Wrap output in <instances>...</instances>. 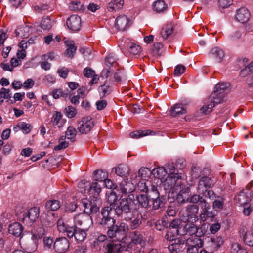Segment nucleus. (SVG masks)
Here are the masks:
<instances>
[{
	"label": "nucleus",
	"instance_id": "obj_1",
	"mask_svg": "<svg viewBox=\"0 0 253 253\" xmlns=\"http://www.w3.org/2000/svg\"><path fill=\"white\" fill-rule=\"evenodd\" d=\"M83 206L84 208V213L76 214L74 218V222L76 227L79 226L85 230H88L92 224V219H94L97 225L103 229L108 230L107 227H105L98 223L96 217H100L99 209L102 204V201L97 197L90 196L89 198H84L82 200Z\"/></svg>",
	"mask_w": 253,
	"mask_h": 253
},
{
	"label": "nucleus",
	"instance_id": "obj_2",
	"mask_svg": "<svg viewBox=\"0 0 253 253\" xmlns=\"http://www.w3.org/2000/svg\"><path fill=\"white\" fill-rule=\"evenodd\" d=\"M125 218L126 221H129L128 224L121 222L119 225L114 223L110 226H107V235L109 238L121 241L125 237L126 234L129 229H136L142 224V216L138 211H133L130 216L128 215Z\"/></svg>",
	"mask_w": 253,
	"mask_h": 253
},
{
	"label": "nucleus",
	"instance_id": "obj_3",
	"mask_svg": "<svg viewBox=\"0 0 253 253\" xmlns=\"http://www.w3.org/2000/svg\"><path fill=\"white\" fill-rule=\"evenodd\" d=\"M107 201L110 206H105L101 209L100 212V217H97L95 215H94L98 223H101L100 224L105 227L116 223V219L111 217V213L117 204L118 196L115 192H111L107 195Z\"/></svg>",
	"mask_w": 253,
	"mask_h": 253
},
{
	"label": "nucleus",
	"instance_id": "obj_4",
	"mask_svg": "<svg viewBox=\"0 0 253 253\" xmlns=\"http://www.w3.org/2000/svg\"><path fill=\"white\" fill-rule=\"evenodd\" d=\"M191 201L192 203L198 204L200 206L201 211L199 217L201 221H205L208 218H214L217 215V212L214 210H211L210 204L200 195L194 194Z\"/></svg>",
	"mask_w": 253,
	"mask_h": 253
},
{
	"label": "nucleus",
	"instance_id": "obj_5",
	"mask_svg": "<svg viewBox=\"0 0 253 253\" xmlns=\"http://www.w3.org/2000/svg\"><path fill=\"white\" fill-rule=\"evenodd\" d=\"M134 196L129 194L127 198H120L119 203L113 208L116 215L119 217H126L131 212L132 206Z\"/></svg>",
	"mask_w": 253,
	"mask_h": 253
},
{
	"label": "nucleus",
	"instance_id": "obj_6",
	"mask_svg": "<svg viewBox=\"0 0 253 253\" xmlns=\"http://www.w3.org/2000/svg\"><path fill=\"white\" fill-rule=\"evenodd\" d=\"M184 175L181 173H170L169 174L165 180L163 182L164 188L166 190H178V187L182 185V180Z\"/></svg>",
	"mask_w": 253,
	"mask_h": 253
},
{
	"label": "nucleus",
	"instance_id": "obj_7",
	"mask_svg": "<svg viewBox=\"0 0 253 253\" xmlns=\"http://www.w3.org/2000/svg\"><path fill=\"white\" fill-rule=\"evenodd\" d=\"M183 226L182 219H173L169 223V228L165 235V238L167 240H173L176 235H184L185 232L182 231Z\"/></svg>",
	"mask_w": 253,
	"mask_h": 253
},
{
	"label": "nucleus",
	"instance_id": "obj_8",
	"mask_svg": "<svg viewBox=\"0 0 253 253\" xmlns=\"http://www.w3.org/2000/svg\"><path fill=\"white\" fill-rule=\"evenodd\" d=\"M225 94H219L213 91L209 98V103L204 105L200 110L204 114H208L212 111V108L216 104L221 103L223 101Z\"/></svg>",
	"mask_w": 253,
	"mask_h": 253
},
{
	"label": "nucleus",
	"instance_id": "obj_9",
	"mask_svg": "<svg viewBox=\"0 0 253 253\" xmlns=\"http://www.w3.org/2000/svg\"><path fill=\"white\" fill-rule=\"evenodd\" d=\"M185 246L187 253H198L199 249L203 246V241L200 238L191 237L186 240Z\"/></svg>",
	"mask_w": 253,
	"mask_h": 253
},
{
	"label": "nucleus",
	"instance_id": "obj_10",
	"mask_svg": "<svg viewBox=\"0 0 253 253\" xmlns=\"http://www.w3.org/2000/svg\"><path fill=\"white\" fill-rule=\"evenodd\" d=\"M196 204L189 205L186 209V215H183L182 220L188 222H196L199 218L197 215L199 211V207Z\"/></svg>",
	"mask_w": 253,
	"mask_h": 253
},
{
	"label": "nucleus",
	"instance_id": "obj_11",
	"mask_svg": "<svg viewBox=\"0 0 253 253\" xmlns=\"http://www.w3.org/2000/svg\"><path fill=\"white\" fill-rule=\"evenodd\" d=\"M94 126V121L92 118L88 116L84 117L79 122L78 129L82 134H87L89 132Z\"/></svg>",
	"mask_w": 253,
	"mask_h": 253
},
{
	"label": "nucleus",
	"instance_id": "obj_12",
	"mask_svg": "<svg viewBox=\"0 0 253 253\" xmlns=\"http://www.w3.org/2000/svg\"><path fill=\"white\" fill-rule=\"evenodd\" d=\"M69 247V241L65 237L57 238L54 242L53 249L57 253H65Z\"/></svg>",
	"mask_w": 253,
	"mask_h": 253
},
{
	"label": "nucleus",
	"instance_id": "obj_13",
	"mask_svg": "<svg viewBox=\"0 0 253 253\" xmlns=\"http://www.w3.org/2000/svg\"><path fill=\"white\" fill-rule=\"evenodd\" d=\"M39 216V209L36 207L31 208L23 214V221L28 226L31 225Z\"/></svg>",
	"mask_w": 253,
	"mask_h": 253
},
{
	"label": "nucleus",
	"instance_id": "obj_14",
	"mask_svg": "<svg viewBox=\"0 0 253 253\" xmlns=\"http://www.w3.org/2000/svg\"><path fill=\"white\" fill-rule=\"evenodd\" d=\"M214 184L213 180L208 176L201 177L198 182L197 190L198 193H204L206 190L212 188Z\"/></svg>",
	"mask_w": 253,
	"mask_h": 253
},
{
	"label": "nucleus",
	"instance_id": "obj_15",
	"mask_svg": "<svg viewBox=\"0 0 253 253\" xmlns=\"http://www.w3.org/2000/svg\"><path fill=\"white\" fill-rule=\"evenodd\" d=\"M173 242L169 245L168 249L170 253H179L184 249L185 241L181 238H175L173 240H170Z\"/></svg>",
	"mask_w": 253,
	"mask_h": 253
},
{
	"label": "nucleus",
	"instance_id": "obj_16",
	"mask_svg": "<svg viewBox=\"0 0 253 253\" xmlns=\"http://www.w3.org/2000/svg\"><path fill=\"white\" fill-rule=\"evenodd\" d=\"M114 83L112 81L106 80L104 84L99 86L98 88L100 98H103L110 94L113 91Z\"/></svg>",
	"mask_w": 253,
	"mask_h": 253
},
{
	"label": "nucleus",
	"instance_id": "obj_17",
	"mask_svg": "<svg viewBox=\"0 0 253 253\" xmlns=\"http://www.w3.org/2000/svg\"><path fill=\"white\" fill-rule=\"evenodd\" d=\"M66 23L70 30L78 31L81 27V19L80 16L72 15L67 19Z\"/></svg>",
	"mask_w": 253,
	"mask_h": 253
},
{
	"label": "nucleus",
	"instance_id": "obj_18",
	"mask_svg": "<svg viewBox=\"0 0 253 253\" xmlns=\"http://www.w3.org/2000/svg\"><path fill=\"white\" fill-rule=\"evenodd\" d=\"M120 192L124 195L130 194L135 189V185L128 179H124L119 184Z\"/></svg>",
	"mask_w": 253,
	"mask_h": 253
},
{
	"label": "nucleus",
	"instance_id": "obj_19",
	"mask_svg": "<svg viewBox=\"0 0 253 253\" xmlns=\"http://www.w3.org/2000/svg\"><path fill=\"white\" fill-rule=\"evenodd\" d=\"M131 23L124 15L118 16L115 21L116 27L120 31H124L130 27Z\"/></svg>",
	"mask_w": 253,
	"mask_h": 253
},
{
	"label": "nucleus",
	"instance_id": "obj_20",
	"mask_svg": "<svg viewBox=\"0 0 253 253\" xmlns=\"http://www.w3.org/2000/svg\"><path fill=\"white\" fill-rule=\"evenodd\" d=\"M47 232V229L42 226H35L32 230V239L36 243L39 239H41Z\"/></svg>",
	"mask_w": 253,
	"mask_h": 253
},
{
	"label": "nucleus",
	"instance_id": "obj_21",
	"mask_svg": "<svg viewBox=\"0 0 253 253\" xmlns=\"http://www.w3.org/2000/svg\"><path fill=\"white\" fill-rule=\"evenodd\" d=\"M250 16V12L247 8L241 7L237 10L235 17L237 21L244 23L249 20Z\"/></svg>",
	"mask_w": 253,
	"mask_h": 253
},
{
	"label": "nucleus",
	"instance_id": "obj_22",
	"mask_svg": "<svg viewBox=\"0 0 253 253\" xmlns=\"http://www.w3.org/2000/svg\"><path fill=\"white\" fill-rule=\"evenodd\" d=\"M104 253H121V243H115L114 242L107 243L104 246Z\"/></svg>",
	"mask_w": 253,
	"mask_h": 253
},
{
	"label": "nucleus",
	"instance_id": "obj_23",
	"mask_svg": "<svg viewBox=\"0 0 253 253\" xmlns=\"http://www.w3.org/2000/svg\"><path fill=\"white\" fill-rule=\"evenodd\" d=\"M23 227L18 222H14L9 225L8 232L14 236L20 237L23 231Z\"/></svg>",
	"mask_w": 253,
	"mask_h": 253
},
{
	"label": "nucleus",
	"instance_id": "obj_24",
	"mask_svg": "<svg viewBox=\"0 0 253 253\" xmlns=\"http://www.w3.org/2000/svg\"><path fill=\"white\" fill-rule=\"evenodd\" d=\"M209 55L217 63L221 62L225 55L223 51L218 47L212 48L210 51Z\"/></svg>",
	"mask_w": 253,
	"mask_h": 253
},
{
	"label": "nucleus",
	"instance_id": "obj_25",
	"mask_svg": "<svg viewBox=\"0 0 253 253\" xmlns=\"http://www.w3.org/2000/svg\"><path fill=\"white\" fill-rule=\"evenodd\" d=\"M136 201L139 206L141 208L149 209L151 208V204H150L151 201L148 199L146 195L144 193H142L137 195L136 197Z\"/></svg>",
	"mask_w": 253,
	"mask_h": 253
},
{
	"label": "nucleus",
	"instance_id": "obj_26",
	"mask_svg": "<svg viewBox=\"0 0 253 253\" xmlns=\"http://www.w3.org/2000/svg\"><path fill=\"white\" fill-rule=\"evenodd\" d=\"M240 232L243 236V240L245 244L249 246H253V232L252 231H246V228L242 227Z\"/></svg>",
	"mask_w": 253,
	"mask_h": 253
},
{
	"label": "nucleus",
	"instance_id": "obj_27",
	"mask_svg": "<svg viewBox=\"0 0 253 253\" xmlns=\"http://www.w3.org/2000/svg\"><path fill=\"white\" fill-rule=\"evenodd\" d=\"M115 173L120 177H127L129 174V169L126 164H120L113 169Z\"/></svg>",
	"mask_w": 253,
	"mask_h": 253
},
{
	"label": "nucleus",
	"instance_id": "obj_28",
	"mask_svg": "<svg viewBox=\"0 0 253 253\" xmlns=\"http://www.w3.org/2000/svg\"><path fill=\"white\" fill-rule=\"evenodd\" d=\"M88 230H85L84 229L81 228L76 227L73 238L74 237L75 239L78 242L84 241L86 238V232Z\"/></svg>",
	"mask_w": 253,
	"mask_h": 253
},
{
	"label": "nucleus",
	"instance_id": "obj_29",
	"mask_svg": "<svg viewBox=\"0 0 253 253\" xmlns=\"http://www.w3.org/2000/svg\"><path fill=\"white\" fill-rule=\"evenodd\" d=\"M129 237L131 239V242L135 244H141L144 242L143 236L139 231H133L129 232Z\"/></svg>",
	"mask_w": 253,
	"mask_h": 253
},
{
	"label": "nucleus",
	"instance_id": "obj_30",
	"mask_svg": "<svg viewBox=\"0 0 253 253\" xmlns=\"http://www.w3.org/2000/svg\"><path fill=\"white\" fill-rule=\"evenodd\" d=\"M145 194L148 199L150 201L156 199L160 196V193L157 188V186L154 185H151L148 189L146 191Z\"/></svg>",
	"mask_w": 253,
	"mask_h": 253
},
{
	"label": "nucleus",
	"instance_id": "obj_31",
	"mask_svg": "<svg viewBox=\"0 0 253 253\" xmlns=\"http://www.w3.org/2000/svg\"><path fill=\"white\" fill-rule=\"evenodd\" d=\"M87 187H88V193L89 194H93V196L97 197L101 190V187L100 184L97 182H93L91 184L89 183L87 184ZM99 198V197L97 196ZM101 200V199L99 198Z\"/></svg>",
	"mask_w": 253,
	"mask_h": 253
},
{
	"label": "nucleus",
	"instance_id": "obj_32",
	"mask_svg": "<svg viewBox=\"0 0 253 253\" xmlns=\"http://www.w3.org/2000/svg\"><path fill=\"white\" fill-rule=\"evenodd\" d=\"M93 175V179L99 182H103L108 176L107 172L102 169L95 170Z\"/></svg>",
	"mask_w": 253,
	"mask_h": 253
},
{
	"label": "nucleus",
	"instance_id": "obj_33",
	"mask_svg": "<svg viewBox=\"0 0 253 253\" xmlns=\"http://www.w3.org/2000/svg\"><path fill=\"white\" fill-rule=\"evenodd\" d=\"M171 115L175 117L180 115L184 114L186 113V108L183 107L182 104H175L170 110Z\"/></svg>",
	"mask_w": 253,
	"mask_h": 253
},
{
	"label": "nucleus",
	"instance_id": "obj_34",
	"mask_svg": "<svg viewBox=\"0 0 253 253\" xmlns=\"http://www.w3.org/2000/svg\"><path fill=\"white\" fill-rule=\"evenodd\" d=\"M56 222L57 221L53 215H46L42 220V225L47 229L48 227L54 226Z\"/></svg>",
	"mask_w": 253,
	"mask_h": 253
},
{
	"label": "nucleus",
	"instance_id": "obj_35",
	"mask_svg": "<svg viewBox=\"0 0 253 253\" xmlns=\"http://www.w3.org/2000/svg\"><path fill=\"white\" fill-rule=\"evenodd\" d=\"M124 3V0H113L108 3L107 9L110 12L114 10L119 9L122 7Z\"/></svg>",
	"mask_w": 253,
	"mask_h": 253
},
{
	"label": "nucleus",
	"instance_id": "obj_36",
	"mask_svg": "<svg viewBox=\"0 0 253 253\" xmlns=\"http://www.w3.org/2000/svg\"><path fill=\"white\" fill-rule=\"evenodd\" d=\"M54 23V20H51L49 17H44L41 21L40 26L43 30H50Z\"/></svg>",
	"mask_w": 253,
	"mask_h": 253
},
{
	"label": "nucleus",
	"instance_id": "obj_37",
	"mask_svg": "<svg viewBox=\"0 0 253 253\" xmlns=\"http://www.w3.org/2000/svg\"><path fill=\"white\" fill-rule=\"evenodd\" d=\"M153 8L157 12H161L167 9V5L163 0H158L153 3Z\"/></svg>",
	"mask_w": 253,
	"mask_h": 253
},
{
	"label": "nucleus",
	"instance_id": "obj_38",
	"mask_svg": "<svg viewBox=\"0 0 253 253\" xmlns=\"http://www.w3.org/2000/svg\"><path fill=\"white\" fill-rule=\"evenodd\" d=\"M46 208L48 211H56L60 207V202L56 200H49L46 202Z\"/></svg>",
	"mask_w": 253,
	"mask_h": 253
},
{
	"label": "nucleus",
	"instance_id": "obj_39",
	"mask_svg": "<svg viewBox=\"0 0 253 253\" xmlns=\"http://www.w3.org/2000/svg\"><path fill=\"white\" fill-rule=\"evenodd\" d=\"M165 199L163 196H159V198H156L151 201L152 204V209L156 210L163 208L165 205Z\"/></svg>",
	"mask_w": 253,
	"mask_h": 253
},
{
	"label": "nucleus",
	"instance_id": "obj_40",
	"mask_svg": "<svg viewBox=\"0 0 253 253\" xmlns=\"http://www.w3.org/2000/svg\"><path fill=\"white\" fill-rule=\"evenodd\" d=\"M152 171L147 168H141L138 171V176L142 180H146L149 178Z\"/></svg>",
	"mask_w": 253,
	"mask_h": 253
},
{
	"label": "nucleus",
	"instance_id": "obj_41",
	"mask_svg": "<svg viewBox=\"0 0 253 253\" xmlns=\"http://www.w3.org/2000/svg\"><path fill=\"white\" fill-rule=\"evenodd\" d=\"M229 84L228 83H221L216 85L214 91L219 94H225L226 91H229Z\"/></svg>",
	"mask_w": 253,
	"mask_h": 253
},
{
	"label": "nucleus",
	"instance_id": "obj_42",
	"mask_svg": "<svg viewBox=\"0 0 253 253\" xmlns=\"http://www.w3.org/2000/svg\"><path fill=\"white\" fill-rule=\"evenodd\" d=\"M173 28L171 25H167L163 27L161 32V35L164 40H166L172 33Z\"/></svg>",
	"mask_w": 253,
	"mask_h": 253
},
{
	"label": "nucleus",
	"instance_id": "obj_43",
	"mask_svg": "<svg viewBox=\"0 0 253 253\" xmlns=\"http://www.w3.org/2000/svg\"><path fill=\"white\" fill-rule=\"evenodd\" d=\"M70 91L67 89L63 90L61 89H54L52 92V96L54 99H58L60 97H67L69 95Z\"/></svg>",
	"mask_w": 253,
	"mask_h": 253
},
{
	"label": "nucleus",
	"instance_id": "obj_44",
	"mask_svg": "<svg viewBox=\"0 0 253 253\" xmlns=\"http://www.w3.org/2000/svg\"><path fill=\"white\" fill-rule=\"evenodd\" d=\"M195 222H189L187 223L185 226H183V230L182 231L185 232V234H189L190 235H195L197 228V225L194 224Z\"/></svg>",
	"mask_w": 253,
	"mask_h": 253
},
{
	"label": "nucleus",
	"instance_id": "obj_45",
	"mask_svg": "<svg viewBox=\"0 0 253 253\" xmlns=\"http://www.w3.org/2000/svg\"><path fill=\"white\" fill-rule=\"evenodd\" d=\"M219 199H214L212 202V208L213 209L216 211L221 210L223 209L224 206V200L222 197L217 196Z\"/></svg>",
	"mask_w": 253,
	"mask_h": 253
},
{
	"label": "nucleus",
	"instance_id": "obj_46",
	"mask_svg": "<svg viewBox=\"0 0 253 253\" xmlns=\"http://www.w3.org/2000/svg\"><path fill=\"white\" fill-rule=\"evenodd\" d=\"M208 225L203 223L200 226H197V228L195 236L194 237L200 238L204 236L207 232Z\"/></svg>",
	"mask_w": 253,
	"mask_h": 253
},
{
	"label": "nucleus",
	"instance_id": "obj_47",
	"mask_svg": "<svg viewBox=\"0 0 253 253\" xmlns=\"http://www.w3.org/2000/svg\"><path fill=\"white\" fill-rule=\"evenodd\" d=\"M208 225L203 223L200 226H197V228L195 236L194 237L200 238L204 236L207 232Z\"/></svg>",
	"mask_w": 253,
	"mask_h": 253
},
{
	"label": "nucleus",
	"instance_id": "obj_48",
	"mask_svg": "<svg viewBox=\"0 0 253 253\" xmlns=\"http://www.w3.org/2000/svg\"><path fill=\"white\" fill-rule=\"evenodd\" d=\"M77 131L75 128L73 126H69L67 130L65 132L66 137L67 139L71 140L72 141H75V138L77 135Z\"/></svg>",
	"mask_w": 253,
	"mask_h": 253
},
{
	"label": "nucleus",
	"instance_id": "obj_49",
	"mask_svg": "<svg viewBox=\"0 0 253 253\" xmlns=\"http://www.w3.org/2000/svg\"><path fill=\"white\" fill-rule=\"evenodd\" d=\"M76 226L74 224H69L67 227L63 230L61 233H64L65 235L67 236L69 238L71 239L73 238V235L74 234V231Z\"/></svg>",
	"mask_w": 253,
	"mask_h": 253
},
{
	"label": "nucleus",
	"instance_id": "obj_50",
	"mask_svg": "<svg viewBox=\"0 0 253 253\" xmlns=\"http://www.w3.org/2000/svg\"><path fill=\"white\" fill-rule=\"evenodd\" d=\"M211 246L213 248H218L223 243L221 237H213L210 239Z\"/></svg>",
	"mask_w": 253,
	"mask_h": 253
},
{
	"label": "nucleus",
	"instance_id": "obj_51",
	"mask_svg": "<svg viewBox=\"0 0 253 253\" xmlns=\"http://www.w3.org/2000/svg\"><path fill=\"white\" fill-rule=\"evenodd\" d=\"M194 196V194L191 196H188L187 194H185L184 195H182L180 193H178L177 194L176 200L179 203H185L186 202L191 203V199Z\"/></svg>",
	"mask_w": 253,
	"mask_h": 253
},
{
	"label": "nucleus",
	"instance_id": "obj_52",
	"mask_svg": "<svg viewBox=\"0 0 253 253\" xmlns=\"http://www.w3.org/2000/svg\"><path fill=\"white\" fill-rule=\"evenodd\" d=\"M121 245V252L123 251H127L133 253V249H134L135 244L132 242L129 243L122 242Z\"/></svg>",
	"mask_w": 253,
	"mask_h": 253
},
{
	"label": "nucleus",
	"instance_id": "obj_53",
	"mask_svg": "<svg viewBox=\"0 0 253 253\" xmlns=\"http://www.w3.org/2000/svg\"><path fill=\"white\" fill-rule=\"evenodd\" d=\"M57 226L59 232L63 231V230L70 224L68 221L65 218L61 217L56 222Z\"/></svg>",
	"mask_w": 253,
	"mask_h": 253
},
{
	"label": "nucleus",
	"instance_id": "obj_54",
	"mask_svg": "<svg viewBox=\"0 0 253 253\" xmlns=\"http://www.w3.org/2000/svg\"><path fill=\"white\" fill-rule=\"evenodd\" d=\"M53 238L51 237H44L43 239V248L45 250L53 249L54 244Z\"/></svg>",
	"mask_w": 253,
	"mask_h": 253
},
{
	"label": "nucleus",
	"instance_id": "obj_55",
	"mask_svg": "<svg viewBox=\"0 0 253 253\" xmlns=\"http://www.w3.org/2000/svg\"><path fill=\"white\" fill-rule=\"evenodd\" d=\"M18 126L25 134L29 133L32 129V126L30 124L25 122L18 123Z\"/></svg>",
	"mask_w": 253,
	"mask_h": 253
},
{
	"label": "nucleus",
	"instance_id": "obj_56",
	"mask_svg": "<svg viewBox=\"0 0 253 253\" xmlns=\"http://www.w3.org/2000/svg\"><path fill=\"white\" fill-rule=\"evenodd\" d=\"M197 194L200 195V197H203L205 199H206V198H208L211 200H213L216 198L215 192L210 189L206 190V191L204 192V193H198Z\"/></svg>",
	"mask_w": 253,
	"mask_h": 253
},
{
	"label": "nucleus",
	"instance_id": "obj_57",
	"mask_svg": "<svg viewBox=\"0 0 253 253\" xmlns=\"http://www.w3.org/2000/svg\"><path fill=\"white\" fill-rule=\"evenodd\" d=\"M150 133L151 131L148 130L135 131L131 132L130 136L133 138H139L142 136H147Z\"/></svg>",
	"mask_w": 253,
	"mask_h": 253
},
{
	"label": "nucleus",
	"instance_id": "obj_58",
	"mask_svg": "<svg viewBox=\"0 0 253 253\" xmlns=\"http://www.w3.org/2000/svg\"><path fill=\"white\" fill-rule=\"evenodd\" d=\"M69 8L71 10L75 11H84V6L80 2L72 1L70 3Z\"/></svg>",
	"mask_w": 253,
	"mask_h": 253
},
{
	"label": "nucleus",
	"instance_id": "obj_59",
	"mask_svg": "<svg viewBox=\"0 0 253 253\" xmlns=\"http://www.w3.org/2000/svg\"><path fill=\"white\" fill-rule=\"evenodd\" d=\"M151 185V184L150 182H146L145 181L142 180L139 181L137 184L138 189L141 192H143V193L145 194L146 191L148 189Z\"/></svg>",
	"mask_w": 253,
	"mask_h": 253
},
{
	"label": "nucleus",
	"instance_id": "obj_60",
	"mask_svg": "<svg viewBox=\"0 0 253 253\" xmlns=\"http://www.w3.org/2000/svg\"><path fill=\"white\" fill-rule=\"evenodd\" d=\"M128 50L132 54L138 55L141 52V48L139 45L132 43L129 46Z\"/></svg>",
	"mask_w": 253,
	"mask_h": 253
},
{
	"label": "nucleus",
	"instance_id": "obj_61",
	"mask_svg": "<svg viewBox=\"0 0 253 253\" xmlns=\"http://www.w3.org/2000/svg\"><path fill=\"white\" fill-rule=\"evenodd\" d=\"M89 184V182L87 181L82 180L78 184V188L79 191L81 193H88V187H87V184Z\"/></svg>",
	"mask_w": 253,
	"mask_h": 253
},
{
	"label": "nucleus",
	"instance_id": "obj_62",
	"mask_svg": "<svg viewBox=\"0 0 253 253\" xmlns=\"http://www.w3.org/2000/svg\"><path fill=\"white\" fill-rule=\"evenodd\" d=\"M10 92V90L9 89H6L4 87L1 88L0 90V97H2L3 99H6V102H9V101H10V98L11 97Z\"/></svg>",
	"mask_w": 253,
	"mask_h": 253
},
{
	"label": "nucleus",
	"instance_id": "obj_63",
	"mask_svg": "<svg viewBox=\"0 0 253 253\" xmlns=\"http://www.w3.org/2000/svg\"><path fill=\"white\" fill-rule=\"evenodd\" d=\"M166 173H168V171H166V169L163 167L154 169L152 170V173L154 175L156 174V176L158 178H161L165 176Z\"/></svg>",
	"mask_w": 253,
	"mask_h": 253
},
{
	"label": "nucleus",
	"instance_id": "obj_64",
	"mask_svg": "<svg viewBox=\"0 0 253 253\" xmlns=\"http://www.w3.org/2000/svg\"><path fill=\"white\" fill-rule=\"evenodd\" d=\"M68 48L65 51V54L69 57L72 58L74 56V54L76 51V47L75 45L72 43L67 44Z\"/></svg>",
	"mask_w": 253,
	"mask_h": 253
}]
</instances>
